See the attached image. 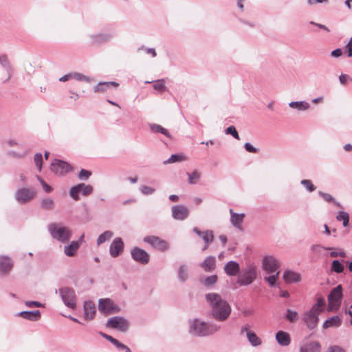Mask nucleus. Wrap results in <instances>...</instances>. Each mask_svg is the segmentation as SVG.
Segmentation results:
<instances>
[{
    "instance_id": "nucleus-46",
    "label": "nucleus",
    "mask_w": 352,
    "mask_h": 352,
    "mask_svg": "<svg viewBox=\"0 0 352 352\" xmlns=\"http://www.w3.org/2000/svg\"><path fill=\"white\" fill-rule=\"evenodd\" d=\"M344 266L341 264V263L338 260H334L331 263V270L340 274L343 272L344 271Z\"/></svg>"
},
{
    "instance_id": "nucleus-15",
    "label": "nucleus",
    "mask_w": 352,
    "mask_h": 352,
    "mask_svg": "<svg viewBox=\"0 0 352 352\" xmlns=\"http://www.w3.org/2000/svg\"><path fill=\"white\" fill-rule=\"evenodd\" d=\"M172 217L179 221H183L189 215V209L184 205H175L171 208Z\"/></svg>"
},
{
    "instance_id": "nucleus-6",
    "label": "nucleus",
    "mask_w": 352,
    "mask_h": 352,
    "mask_svg": "<svg viewBox=\"0 0 352 352\" xmlns=\"http://www.w3.org/2000/svg\"><path fill=\"white\" fill-rule=\"evenodd\" d=\"M59 294L65 305L71 309L76 307V296L75 291L69 287H65L59 289Z\"/></svg>"
},
{
    "instance_id": "nucleus-17",
    "label": "nucleus",
    "mask_w": 352,
    "mask_h": 352,
    "mask_svg": "<svg viewBox=\"0 0 352 352\" xmlns=\"http://www.w3.org/2000/svg\"><path fill=\"white\" fill-rule=\"evenodd\" d=\"M124 250V243L120 237L113 239L109 247V254L113 258L118 256Z\"/></svg>"
},
{
    "instance_id": "nucleus-37",
    "label": "nucleus",
    "mask_w": 352,
    "mask_h": 352,
    "mask_svg": "<svg viewBox=\"0 0 352 352\" xmlns=\"http://www.w3.org/2000/svg\"><path fill=\"white\" fill-rule=\"evenodd\" d=\"M178 276L181 281L185 282L188 278V267L185 265H182L178 270Z\"/></svg>"
},
{
    "instance_id": "nucleus-23",
    "label": "nucleus",
    "mask_w": 352,
    "mask_h": 352,
    "mask_svg": "<svg viewBox=\"0 0 352 352\" xmlns=\"http://www.w3.org/2000/svg\"><path fill=\"white\" fill-rule=\"evenodd\" d=\"M193 232L201 236L206 244H210L214 240V234L212 230L201 231L195 227L193 228Z\"/></svg>"
},
{
    "instance_id": "nucleus-14",
    "label": "nucleus",
    "mask_w": 352,
    "mask_h": 352,
    "mask_svg": "<svg viewBox=\"0 0 352 352\" xmlns=\"http://www.w3.org/2000/svg\"><path fill=\"white\" fill-rule=\"evenodd\" d=\"M319 314L320 313L312 309L304 313L302 319L309 329H314L316 327Z\"/></svg>"
},
{
    "instance_id": "nucleus-25",
    "label": "nucleus",
    "mask_w": 352,
    "mask_h": 352,
    "mask_svg": "<svg viewBox=\"0 0 352 352\" xmlns=\"http://www.w3.org/2000/svg\"><path fill=\"white\" fill-rule=\"evenodd\" d=\"M19 316L28 320L36 321L41 318V312L39 310L23 311L19 313Z\"/></svg>"
},
{
    "instance_id": "nucleus-51",
    "label": "nucleus",
    "mask_w": 352,
    "mask_h": 352,
    "mask_svg": "<svg viewBox=\"0 0 352 352\" xmlns=\"http://www.w3.org/2000/svg\"><path fill=\"white\" fill-rule=\"evenodd\" d=\"M225 133L228 135H231L233 138H234L236 140H239V133L234 126H228L226 130Z\"/></svg>"
},
{
    "instance_id": "nucleus-62",
    "label": "nucleus",
    "mask_w": 352,
    "mask_h": 352,
    "mask_svg": "<svg viewBox=\"0 0 352 352\" xmlns=\"http://www.w3.org/2000/svg\"><path fill=\"white\" fill-rule=\"evenodd\" d=\"M349 76L346 74H341L339 76V80L341 84L344 85L346 80L349 79Z\"/></svg>"
},
{
    "instance_id": "nucleus-22",
    "label": "nucleus",
    "mask_w": 352,
    "mask_h": 352,
    "mask_svg": "<svg viewBox=\"0 0 352 352\" xmlns=\"http://www.w3.org/2000/svg\"><path fill=\"white\" fill-rule=\"evenodd\" d=\"M96 306L92 301H85L84 302V316L86 320L92 319L96 314Z\"/></svg>"
},
{
    "instance_id": "nucleus-18",
    "label": "nucleus",
    "mask_w": 352,
    "mask_h": 352,
    "mask_svg": "<svg viewBox=\"0 0 352 352\" xmlns=\"http://www.w3.org/2000/svg\"><path fill=\"white\" fill-rule=\"evenodd\" d=\"M230 220L232 226L237 230L242 231L243 230L242 224L245 217V213H236L232 209H230Z\"/></svg>"
},
{
    "instance_id": "nucleus-4",
    "label": "nucleus",
    "mask_w": 352,
    "mask_h": 352,
    "mask_svg": "<svg viewBox=\"0 0 352 352\" xmlns=\"http://www.w3.org/2000/svg\"><path fill=\"white\" fill-rule=\"evenodd\" d=\"M256 267L254 264H248L241 270L238 276L237 283L240 286H246L252 284L256 278Z\"/></svg>"
},
{
    "instance_id": "nucleus-16",
    "label": "nucleus",
    "mask_w": 352,
    "mask_h": 352,
    "mask_svg": "<svg viewBox=\"0 0 352 352\" xmlns=\"http://www.w3.org/2000/svg\"><path fill=\"white\" fill-rule=\"evenodd\" d=\"M131 254L132 258L141 264H147L149 262L150 256L144 250L139 248H134L131 250Z\"/></svg>"
},
{
    "instance_id": "nucleus-63",
    "label": "nucleus",
    "mask_w": 352,
    "mask_h": 352,
    "mask_svg": "<svg viewBox=\"0 0 352 352\" xmlns=\"http://www.w3.org/2000/svg\"><path fill=\"white\" fill-rule=\"evenodd\" d=\"M70 79H72V73H69V74H65L64 76H63L62 77H60L59 78V81L60 82H65L68 80H70Z\"/></svg>"
},
{
    "instance_id": "nucleus-40",
    "label": "nucleus",
    "mask_w": 352,
    "mask_h": 352,
    "mask_svg": "<svg viewBox=\"0 0 352 352\" xmlns=\"http://www.w3.org/2000/svg\"><path fill=\"white\" fill-rule=\"evenodd\" d=\"M280 274V272H276L275 274H272L269 276L264 277V280L266 281L270 287L276 286V280Z\"/></svg>"
},
{
    "instance_id": "nucleus-50",
    "label": "nucleus",
    "mask_w": 352,
    "mask_h": 352,
    "mask_svg": "<svg viewBox=\"0 0 352 352\" xmlns=\"http://www.w3.org/2000/svg\"><path fill=\"white\" fill-rule=\"evenodd\" d=\"M34 161L36 166L38 168V171L41 170L42 168V163H43V156L40 153H37L34 155Z\"/></svg>"
},
{
    "instance_id": "nucleus-52",
    "label": "nucleus",
    "mask_w": 352,
    "mask_h": 352,
    "mask_svg": "<svg viewBox=\"0 0 352 352\" xmlns=\"http://www.w3.org/2000/svg\"><path fill=\"white\" fill-rule=\"evenodd\" d=\"M140 191L142 194H144L145 195H152L153 193H154L155 190L154 188H152V187H150V186H148L146 185H143L140 187Z\"/></svg>"
},
{
    "instance_id": "nucleus-41",
    "label": "nucleus",
    "mask_w": 352,
    "mask_h": 352,
    "mask_svg": "<svg viewBox=\"0 0 352 352\" xmlns=\"http://www.w3.org/2000/svg\"><path fill=\"white\" fill-rule=\"evenodd\" d=\"M217 279L218 278L217 275H212L204 278L201 281L204 286L210 287L217 283Z\"/></svg>"
},
{
    "instance_id": "nucleus-38",
    "label": "nucleus",
    "mask_w": 352,
    "mask_h": 352,
    "mask_svg": "<svg viewBox=\"0 0 352 352\" xmlns=\"http://www.w3.org/2000/svg\"><path fill=\"white\" fill-rule=\"evenodd\" d=\"M151 130L152 131V132L161 133L165 135L166 136H167L168 138H170V135L169 132L168 131V130L159 124H151Z\"/></svg>"
},
{
    "instance_id": "nucleus-58",
    "label": "nucleus",
    "mask_w": 352,
    "mask_h": 352,
    "mask_svg": "<svg viewBox=\"0 0 352 352\" xmlns=\"http://www.w3.org/2000/svg\"><path fill=\"white\" fill-rule=\"evenodd\" d=\"M25 305L28 307H41L43 305L38 301L28 300L25 302Z\"/></svg>"
},
{
    "instance_id": "nucleus-26",
    "label": "nucleus",
    "mask_w": 352,
    "mask_h": 352,
    "mask_svg": "<svg viewBox=\"0 0 352 352\" xmlns=\"http://www.w3.org/2000/svg\"><path fill=\"white\" fill-rule=\"evenodd\" d=\"M283 278L287 283H298L300 280V274L292 270L285 271Z\"/></svg>"
},
{
    "instance_id": "nucleus-13",
    "label": "nucleus",
    "mask_w": 352,
    "mask_h": 352,
    "mask_svg": "<svg viewBox=\"0 0 352 352\" xmlns=\"http://www.w3.org/2000/svg\"><path fill=\"white\" fill-rule=\"evenodd\" d=\"M71 169L69 164L60 160L56 159L51 164V170L57 175H63L70 171Z\"/></svg>"
},
{
    "instance_id": "nucleus-29",
    "label": "nucleus",
    "mask_w": 352,
    "mask_h": 352,
    "mask_svg": "<svg viewBox=\"0 0 352 352\" xmlns=\"http://www.w3.org/2000/svg\"><path fill=\"white\" fill-rule=\"evenodd\" d=\"M118 85V84L116 82H100L94 87V91L103 93L110 87H117Z\"/></svg>"
},
{
    "instance_id": "nucleus-35",
    "label": "nucleus",
    "mask_w": 352,
    "mask_h": 352,
    "mask_svg": "<svg viewBox=\"0 0 352 352\" xmlns=\"http://www.w3.org/2000/svg\"><path fill=\"white\" fill-rule=\"evenodd\" d=\"M247 338L249 342L253 346H257L261 344L262 341L261 338H259L254 332H248Z\"/></svg>"
},
{
    "instance_id": "nucleus-54",
    "label": "nucleus",
    "mask_w": 352,
    "mask_h": 352,
    "mask_svg": "<svg viewBox=\"0 0 352 352\" xmlns=\"http://www.w3.org/2000/svg\"><path fill=\"white\" fill-rule=\"evenodd\" d=\"M153 88L161 92L165 91L166 86L164 85V80H159L156 81L153 85Z\"/></svg>"
},
{
    "instance_id": "nucleus-33",
    "label": "nucleus",
    "mask_w": 352,
    "mask_h": 352,
    "mask_svg": "<svg viewBox=\"0 0 352 352\" xmlns=\"http://www.w3.org/2000/svg\"><path fill=\"white\" fill-rule=\"evenodd\" d=\"M289 106L299 111H306L310 108V104L306 101H293L289 103Z\"/></svg>"
},
{
    "instance_id": "nucleus-19",
    "label": "nucleus",
    "mask_w": 352,
    "mask_h": 352,
    "mask_svg": "<svg viewBox=\"0 0 352 352\" xmlns=\"http://www.w3.org/2000/svg\"><path fill=\"white\" fill-rule=\"evenodd\" d=\"M13 263L8 256H0V276L8 274L12 270Z\"/></svg>"
},
{
    "instance_id": "nucleus-60",
    "label": "nucleus",
    "mask_w": 352,
    "mask_h": 352,
    "mask_svg": "<svg viewBox=\"0 0 352 352\" xmlns=\"http://www.w3.org/2000/svg\"><path fill=\"white\" fill-rule=\"evenodd\" d=\"M327 352H345L344 349L338 346H331Z\"/></svg>"
},
{
    "instance_id": "nucleus-39",
    "label": "nucleus",
    "mask_w": 352,
    "mask_h": 352,
    "mask_svg": "<svg viewBox=\"0 0 352 352\" xmlns=\"http://www.w3.org/2000/svg\"><path fill=\"white\" fill-rule=\"evenodd\" d=\"M72 78L78 81L85 82L87 83L91 82V79L89 76L78 72H72Z\"/></svg>"
},
{
    "instance_id": "nucleus-47",
    "label": "nucleus",
    "mask_w": 352,
    "mask_h": 352,
    "mask_svg": "<svg viewBox=\"0 0 352 352\" xmlns=\"http://www.w3.org/2000/svg\"><path fill=\"white\" fill-rule=\"evenodd\" d=\"M324 305V299L323 298H319L317 300V302L313 305L311 309L320 314L323 310L322 307H323Z\"/></svg>"
},
{
    "instance_id": "nucleus-31",
    "label": "nucleus",
    "mask_w": 352,
    "mask_h": 352,
    "mask_svg": "<svg viewBox=\"0 0 352 352\" xmlns=\"http://www.w3.org/2000/svg\"><path fill=\"white\" fill-rule=\"evenodd\" d=\"M78 243L75 241H72L69 244L64 247V254L67 256H74L79 249Z\"/></svg>"
},
{
    "instance_id": "nucleus-9",
    "label": "nucleus",
    "mask_w": 352,
    "mask_h": 352,
    "mask_svg": "<svg viewBox=\"0 0 352 352\" xmlns=\"http://www.w3.org/2000/svg\"><path fill=\"white\" fill-rule=\"evenodd\" d=\"M93 190L94 188L92 186L85 183H80L70 188L69 195L73 199L78 201L80 199L79 193H81L83 196H87L91 195L93 192Z\"/></svg>"
},
{
    "instance_id": "nucleus-45",
    "label": "nucleus",
    "mask_w": 352,
    "mask_h": 352,
    "mask_svg": "<svg viewBox=\"0 0 352 352\" xmlns=\"http://www.w3.org/2000/svg\"><path fill=\"white\" fill-rule=\"evenodd\" d=\"M188 176V182L190 184H197L200 179L201 175L197 170H194L192 173H187Z\"/></svg>"
},
{
    "instance_id": "nucleus-10",
    "label": "nucleus",
    "mask_w": 352,
    "mask_h": 352,
    "mask_svg": "<svg viewBox=\"0 0 352 352\" xmlns=\"http://www.w3.org/2000/svg\"><path fill=\"white\" fill-rule=\"evenodd\" d=\"M98 310L105 314L118 313L120 307L110 298H100L98 300Z\"/></svg>"
},
{
    "instance_id": "nucleus-3",
    "label": "nucleus",
    "mask_w": 352,
    "mask_h": 352,
    "mask_svg": "<svg viewBox=\"0 0 352 352\" xmlns=\"http://www.w3.org/2000/svg\"><path fill=\"white\" fill-rule=\"evenodd\" d=\"M47 230L52 239L63 243H67L72 237V230L61 223H52L47 226Z\"/></svg>"
},
{
    "instance_id": "nucleus-44",
    "label": "nucleus",
    "mask_w": 352,
    "mask_h": 352,
    "mask_svg": "<svg viewBox=\"0 0 352 352\" xmlns=\"http://www.w3.org/2000/svg\"><path fill=\"white\" fill-rule=\"evenodd\" d=\"M285 318L290 322H295L298 320L299 316L298 312L288 309Z\"/></svg>"
},
{
    "instance_id": "nucleus-32",
    "label": "nucleus",
    "mask_w": 352,
    "mask_h": 352,
    "mask_svg": "<svg viewBox=\"0 0 352 352\" xmlns=\"http://www.w3.org/2000/svg\"><path fill=\"white\" fill-rule=\"evenodd\" d=\"M342 319L338 316H335L329 318L323 323V328L327 329L329 327H338L341 325Z\"/></svg>"
},
{
    "instance_id": "nucleus-48",
    "label": "nucleus",
    "mask_w": 352,
    "mask_h": 352,
    "mask_svg": "<svg viewBox=\"0 0 352 352\" xmlns=\"http://www.w3.org/2000/svg\"><path fill=\"white\" fill-rule=\"evenodd\" d=\"M319 195L327 202H333L337 206L342 207L340 204L335 201L334 198L329 194L319 191Z\"/></svg>"
},
{
    "instance_id": "nucleus-42",
    "label": "nucleus",
    "mask_w": 352,
    "mask_h": 352,
    "mask_svg": "<svg viewBox=\"0 0 352 352\" xmlns=\"http://www.w3.org/2000/svg\"><path fill=\"white\" fill-rule=\"evenodd\" d=\"M336 219L338 221H342L343 226L346 227L349 222V215L346 212L340 211L336 217Z\"/></svg>"
},
{
    "instance_id": "nucleus-55",
    "label": "nucleus",
    "mask_w": 352,
    "mask_h": 352,
    "mask_svg": "<svg viewBox=\"0 0 352 352\" xmlns=\"http://www.w3.org/2000/svg\"><path fill=\"white\" fill-rule=\"evenodd\" d=\"M331 249H332L331 248H325V247H324V246H322L321 245H319V244L313 245L310 248V250L312 252H316V253L320 252L321 250H331Z\"/></svg>"
},
{
    "instance_id": "nucleus-59",
    "label": "nucleus",
    "mask_w": 352,
    "mask_h": 352,
    "mask_svg": "<svg viewBox=\"0 0 352 352\" xmlns=\"http://www.w3.org/2000/svg\"><path fill=\"white\" fill-rule=\"evenodd\" d=\"M342 51L340 48L336 49L331 52V55L335 58L340 57V56H342Z\"/></svg>"
},
{
    "instance_id": "nucleus-57",
    "label": "nucleus",
    "mask_w": 352,
    "mask_h": 352,
    "mask_svg": "<svg viewBox=\"0 0 352 352\" xmlns=\"http://www.w3.org/2000/svg\"><path fill=\"white\" fill-rule=\"evenodd\" d=\"M244 148L245 149L249 152V153H256L258 152V148H255L254 146H253L249 142H246L245 144H244Z\"/></svg>"
},
{
    "instance_id": "nucleus-11",
    "label": "nucleus",
    "mask_w": 352,
    "mask_h": 352,
    "mask_svg": "<svg viewBox=\"0 0 352 352\" xmlns=\"http://www.w3.org/2000/svg\"><path fill=\"white\" fill-rule=\"evenodd\" d=\"M36 191L30 188H21L15 192V199L21 204H26L34 198Z\"/></svg>"
},
{
    "instance_id": "nucleus-12",
    "label": "nucleus",
    "mask_w": 352,
    "mask_h": 352,
    "mask_svg": "<svg viewBox=\"0 0 352 352\" xmlns=\"http://www.w3.org/2000/svg\"><path fill=\"white\" fill-rule=\"evenodd\" d=\"M144 241L161 252H165L170 248L169 243L166 241L156 236H147L144 237Z\"/></svg>"
},
{
    "instance_id": "nucleus-56",
    "label": "nucleus",
    "mask_w": 352,
    "mask_h": 352,
    "mask_svg": "<svg viewBox=\"0 0 352 352\" xmlns=\"http://www.w3.org/2000/svg\"><path fill=\"white\" fill-rule=\"evenodd\" d=\"M36 178L39 181L40 184L42 185L45 192L47 193L52 192V188L50 186H49L46 182H45L39 176H36Z\"/></svg>"
},
{
    "instance_id": "nucleus-36",
    "label": "nucleus",
    "mask_w": 352,
    "mask_h": 352,
    "mask_svg": "<svg viewBox=\"0 0 352 352\" xmlns=\"http://www.w3.org/2000/svg\"><path fill=\"white\" fill-rule=\"evenodd\" d=\"M113 236V233L111 231L107 230L100 234L97 239V245H100L104 242L110 240Z\"/></svg>"
},
{
    "instance_id": "nucleus-27",
    "label": "nucleus",
    "mask_w": 352,
    "mask_h": 352,
    "mask_svg": "<svg viewBox=\"0 0 352 352\" xmlns=\"http://www.w3.org/2000/svg\"><path fill=\"white\" fill-rule=\"evenodd\" d=\"M277 342L283 346H288L291 342L289 334L287 332L279 331L276 334Z\"/></svg>"
},
{
    "instance_id": "nucleus-61",
    "label": "nucleus",
    "mask_w": 352,
    "mask_h": 352,
    "mask_svg": "<svg viewBox=\"0 0 352 352\" xmlns=\"http://www.w3.org/2000/svg\"><path fill=\"white\" fill-rule=\"evenodd\" d=\"M307 4L311 6L316 3H327L328 0H307Z\"/></svg>"
},
{
    "instance_id": "nucleus-7",
    "label": "nucleus",
    "mask_w": 352,
    "mask_h": 352,
    "mask_svg": "<svg viewBox=\"0 0 352 352\" xmlns=\"http://www.w3.org/2000/svg\"><path fill=\"white\" fill-rule=\"evenodd\" d=\"M129 322L122 316L111 317L106 324L107 327L115 329L121 332H126L129 329Z\"/></svg>"
},
{
    "instance_id": "nucleus-34",
    "label": "nucleus",
    "mask_w": 352,
    "mask_h": 352,
    "mask_svg": "<svg viewBox=\"0 0 352 352\" xmlns=\"http://www.w3.org/2000/svg\"><path fill=\"white\" fill-rule=\"evenodd\" d=\"M41 207L46 210H52L54 208V199L51 197H45L41 199Z\"/></svg>"
},
{
    "instance_id": "nucleus-64",
    "label": "nucleus",
    "mask_w": 352,
    "mask_h": 352,
    "mask_svg": "<svg viewBox=\"0 0 352 352\" xmlns=\"http://www.w3.org/2000/svg\"><path fill=\"white\" fill-rule=\"evenodd\" d=\"M112 344L113 345H115L118 349H121L122 347H123V344L122 343H121L120 342H119L117 339H114V340L113 341Z\"/></svg>"
},
{
    "instance_id": "nucleus-24",
    "label": "nucleus",
    "mask_w": 352,
    "mask_h": 352,
    "mask_svg": "<svg viewBox=\"0 0 352 352\" xmlns=\"http://www.w3.org/2000/svg\"><path fill=\"white\" fill-rule=\"evenodd\" d=\"M200 266L206 272H211L214 270L216 267V259L214 256H207L204 261L200 264Z\"/></svg>"
},
{
    "instance_id": "nucleus-43",
    "label": "nucleus",
    "mask_w": 352,
    "mask_h": 352,
    "mask_svg": "<svg viewBox=\"0 0 352 352\" xmlns=\"http://www.w3.org/2000/svg\"><path fill=\"white\" fill-rule=\"evenodd\" d=\"M185 160V157L182 155L178 154H173L170 155V157L165 160L163 164H173L175 162H182Z\"/></svg>"
},
{
    "instance_id": "nucleus-5",
    "label": "nucleus",
    "mask_w": 352,
    "mask_h": 352,
    "mask_svg": "<svg viewBox=\"0 0 352 352\" xmlns=\"http://www.w3.org/2000/svg\"><path fill=\"white\" fill-rule=\"evenodd\" d=\"M342 287L338 285L334 287L328 295V311H337L341 304L342 299Z\"/></svg>"
},
{
    "instance_id": "nucleus-20",
    "label": "nucleus",
    "mask_w": 352,
    "mask_h": 352,
    "mask_svg": "<svg viewBox=\"0 0 352 352\" xmlns=\"http://www.w3.org/2000/svg\"><path fill=\"white\" fill-rule=\"evenodd\" d=\"M321 346L318 342L309 341L303 342L299 349V352H320Z\"/></svg>"
},
{
    "instance_id": "nucleus-21",
    "label": "nucleus",
    "mask_w": 352,
    "mask_h": 352,
    "mask_svg": "<svg viewBox=\"0 0 352 352\" xmlns=\"http://www.w3.org/2000/svg\"><path fill=\"white\" fill-rule=\"evenodd\" d=\"M223 270L228 276H234L239 273L240 266L237 262L230 261L225 265Z\"/></svg>"
},
{
    "instance_id": "nucleus-28",
    "label": "nucleus",
    "mask_w": 352,
    "mask_h": 352,
    "mask_svg": "<svg viewBox=\"0 0 352 352\" xmlns=\"http://www.w3.org/2000/svg\"><path fill=\"white\" fill-rule=\"evenodd\" d=\"M113 34L111 33H101L98 34H91V38L94 43L100 44L108 42L111 40Z\"/></svg>"
},
{
    "instance_id": "nucleus-1",
    "label": "nucleus",
    "mask_w": 352,
    "mask_h": 352,
    "mask_svg": "<svg viewBox=\"0 0 352 352\" xmlns=\"http://www.w3.org/2000/svg\"><path fill=\"white\" fill-rule=\"evenodd\" d=\"M206 300L210 307V315L215 320L223 322L230 316L231 306L220 294L208 293L206 294Z\"/></svg>"
},
{
    "instance_id": "nucleus-30",
    "label": "nucleus",
    "mask_w": 352,
    "mask_h": 352,
    "mask_svg": "<svg viewBox=\"0 0 352 352\" xmlns=\"http://www.w3.org/2000/svg\"><path fill=\"white\" fill-rule=\"evenodd\" d=\"M0 64L8 74L4 82H8L12 76V67L6 55L0 56Z\"/></svg>"
},
{
    "instance_id": "nucleus-2",
    "label": "nucleus",
    "mask_w": 352,
    "mask_h": 352,
    "mask_svg": "<svg viewBox=\"0 0 352 352\" xmlns=\"http://www.w3.org/2000/svg\"><path fill=\"white\" fill-rule=\"evenodd\" d=\"M189 333L194 336L204 337L212 335L220 329V326L208 323L199 318L189 321Z\"/></svg>"
},
{
    "instance_id": "nucleus-49",
    "label": "nucleus",
    "mask_w": 352,
    "mask_h": 352,
    "mask_svg": "<svg viewBox=\"0 0 352 352\" xmlns=\"http://www.w3.org/2000/svg\"><path fill=\"white\" fill-rule=\"evenodd\" d=\"M302 185L309 192H313L316 190V187L313 184L309 179H302L300 182Z\"/></svg>"
},
{
    "instance_id": "nucleus-8",
    "label": "nucleus",
    "mask_w": 352,
    "mask_h": 352,
    "mask_svg": "<svg viewBox=\"0 0 352 352\" xmlns=\"http://www.w3.org/2000/svg\"><path fill=\"white\" fill-rule=\"evenodd\" d=\"M280 263L275 256L272 255L265 256L262 260V268L268 274H275L279 272Z\"/></svg>"
},
{
    "instance_id": "nucleus-53",
    "label": "nucleus",
    "mask_w": 352,
    "mask_h": 352,
    "mask_svg": "<svg viewBox=\"0 0 352 352\" xmlns=\"http://www.w3.org/2000/svg\"><path fill=\"white\" fill-rule=\"evenodd\" d=\"M91 175V172L85 169H82L79 174L78 177L81 180L86 181Z\"/></svg>"
}]
</instances>
